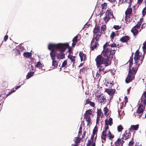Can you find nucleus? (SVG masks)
<instances>
[{
    "instance_id": "14",
    "label": "nucleus",
    "mask_w": 146,
    "mask_h": 146,
    "mask_svg": "<svg viewBox=\"0 0 146 146\" xmlns=\"http://www.w3.org/2000/svg\"><path fill=\"white\" fill-rule=\"evenodd\" d=\"M118 34L115 32H112L110 35V37L111 39V41L110 42L112 43L111 42H113V39L115 37L118 36Z\"/></svg>"
},
{
    "instance_id": "1",
    "label": "nucleus",
    "mask_w": 146,
    "mask_h": 146,
    "mask_svg": "<svg viewBox=\"0 0 146 146\" xmlns=\"http://www.w3.org/2000/svg\"><path fill=\"white\" fill-rule=\"evenodd\" d=\"M143 56H142L141 54H140L139 51L137 50L135 54L134 57L135 61V64L136 65L135 67L129 69V72L127 77L125 79V82L128 83L131 82L134 78L135 74L139 65L141 64L144 59Z\"/></svg>"
},
{
    "instance_id": "58",
    "label": "nucleus",
    "mask_w": 146,
    "mask_h": 146,
    "mask_svg": "<svg viewBox=\"0 0 146 146\" xmlns=\"http://www.w3.org/2000/svg\"><path fill=\"white\" fill-rule=\"evenodd\" d=\"M130 90V89H128L127 90V91L128 93H129Z\"/></svg>"
},
{
    "instance_id": "60",
    "label": "nucleus",
    "mask_w": 146,
    "mask_h": 146,
    "mask_svg": "<svg viewBox=\"0 0 146 146\" xmlns=\"http://www.w3.org/2000/svg\"><path fill=\"white\" fill-rule=\"evenodd\" d=\"M82 130V128L81 127H80V130Z\"/></svg>"
},
{
    "instance_id": "52",
    "label": "nucleus",
    "mask_w": 146,
    "mask_h": 146,
    "mask_svg": "<svg viewBox=\"0 0 146 146\" xmlns=\"http://www.w3.org/2000/svg\"><path fill=\"white\" fill-rule=\"evenodd\" d=\"M135 146H141V144L140 143H136Z\"/></svg>"
},
{
    "instance_id": "48",
    "label": "nucleus",
    "mask_w": 146,
    "mask_h": 146,
    "mask_svg": "<svg viewBox=\"0 0 146 146\" xmlns=\"http://www.w3.org/2000/svg\"><path fill=\"white\" fill-rule=\"evenodd\" d=\"M96 132L97 130L95 128H94L93 130L92 135H94L96 133Z\"/></svg>"
},
{
    "instance_id": "12",
    "label": "nucleus",
    "mask_w": 146,
    "mask_h": 146,
    "mask_svg": "<svg viewBox=\"0 0 146 146\" xmlns=\"http://www.w3.org/2000/svg\"><path fill=\"white\" fill-rule=\"evenodd\" d=\"M124 141L123 139H118L115 142L114 145L117 146H122Z\"/></svg>"
},
{
    "instance_id": "54",
    "label": "nucleus",
    "mask_w": 146,
    "mask_h": 146,
    "mask_svg": "<svg viewBox=\"0 0 146 146\" xmlns=\"http://www.w3.org/2000/svg\"><path fill=\"white\" fill-rule=\"evenodd\" d=\"M76 43H75V42H73V43L72 44V46H75V45L76 44Z\"/></svg>"
},
{
    "instance_id": "56",
    "label": "nucleus",
    "mask_w": 146,
    "mask_h": 146,
    "mask_svg": "<svg viewBox=\"0 0 146 146\" xmlns=\"http://www.w3.org/2000/svg\"><path fill=\"white\" fill-rule=\"evenodd\" d=\"M89 101L88 100H87L86 101V103L85 104H89V102L88 101Z\"/></svg>"
},
{
    "instance_id": "55",
    "label": "nucleus",
    "mask_w": 146,
    "mask_h": 146,
    "mask_svg": "<svg viewBox=\"0 0 146 146\" xmlns=\"http://www.w3.org/2000/svg\"><path fill=\"white\" fill-rule=\"evenodd\" d=\"M86 133V132L85 131H84L83 134L82 135V137H84V136H85Z\"/></svg>"
},
{
    "instance_id": "37",
    "label": "nucleus",
    "mask_w": 146,
    "mask_h": 146,
    "mask_svg": "<svg viewBox=\"0 0 146 146\" xmlns=\"http://www.w3.org/2000/svg\"><path fill=\"white\" fill-rule=\"evenodd\" d=\"M132 61H133V59L131 58H130L129 60V68H130V67H131L132 65Z\"/></svg>"
},
{
    "instance_id": "34",
    "label": "nucleus",
    "mask_w": 146,
    "mask_h": 146,
    "mask_svg": "<svg viewBox=\"0 0 146 146\" xmlns=\"http://www.w3.org/2000/svg\"><path fill=\"white\" fill-rule=\"evenodd\" d=\"M106 27L105 25H102L100 27V31H101V33L102 32V31H104L106 30Z\"/></svg>"
},
{
    "instance_id": "15",
    "label": "nucleus",
    "mask_w": 146,
    "mask_h": 146,
    "mask_svg": "<svg viewBox=\"0 0 146 146\" xmlns=\"http://www.w3.org/2000/svg\"><path fill=\"white\" fill-rule=\"evenodd\" d=\"M130 38L128 36L123 37L120 39V41L122 42H127L128 41Z\"/></svg>"
},
{
    "instance_id": "22",
    "label": "nucleus",
    "mask_w": 146,
    "mask_h": 146,
    "mask_svg": "<svg viewBox=\"0 0 146 146\" xmlns=\"http://www.w3.org/2000/svg\"><path fill=\"white\" fill-rule=\"evenodd\" d=\"M79 56L80 58L81 61H84L85 59V54L82 52H80L79 53Z\"/></svg>"
},
{
    "instance_id": "63",
    "label": "nucleus",
    "mask_w": 146,
    "mask_h": 146,
    "mask_svg": "<svg viewBox=\"0 0 146 146\" xmlns=\"http://www.w3.org/2000/svg\"><path fill=\"white\" fill-rule=\"evenodd\" d=\"M108 1H111L112 0H108ZM112 1H113V0H112Z\"/></svg>"
},
{
    "instance_id": "11",
    "label": "nucleus",
    "mask_w": 146,
    "mask_h": 146,
    "mask_svg": "<svg viewBox=\"0 0 146 146\" xmlns=\"http://www.w3.org/2000/svg\"><path fill=\"white\" fill-rule=\"evenodd\" d=\"M100 35H99V34H95L94 35L91 44L92 45H93L94 42L95 41V42H96L97 41H98L99 39L100 38Z\"/></svg>"
},
{
    "instance_id": "5",
    "label": "nucleus",
    "mask_w": 146,
    "mask_h": 146,
    "mask_svg": "<svg viewBox=\"0 0 146 146\" xmlns=\"http://www.w3.org/2000/svg\"><path fill=\"white\" fill-rule=\"evenodd\" d=\"M97 66L99 68V75L104 74L106 72H104V67L101 65L104 64L105 66L106 67L110 65L111 62L108 59L104 58L100 55L98 56L95 59Z\"/></svg>"
},
{
    "instance_id": "25",
    "label": "nucleus",
    "mask_w": 146,
    "mask_h": 146,
    "mask_svg": "<svg viewBox=\"0 0 146 146\" xmlns=\"http://www.w3.org/2000/svg\"><path fill=\"white\" fill-rule=\"evenodd\" d=\"M143 20V18H141L140 19V21L138 22L137 25L135 26L137 27V29H139L140 28V25L142 22Z\"/></svg>"
},
{
    "instance_id": "4",
    "label": "nucleus",
    "mask_w": 146,
    "mask_h": 146,
    "mask_svg": "<svg viewBox=\"0 0 146 146\" xmlns=\"http://www.w3.org/2000/svg\"><path fill=\"white\" fill-rule=\"evenodd\" d=\"M112 119L110 117L108 120H105V130L102 132L101 138L102 142L104 143L106 140V137H108L109 139H111L114 137V136L112 135L111 132L108 129V125L111 126L113 124Z\"/></svg>"
},
{
    "instance_id": "45",
    "label": "nucleus",
    "mask_w": 146,
    "mask_h": 146,
    "mask_svg": "<svg viewBox=\"0 0 146 146\" xmlns=\"http://www.w3.org/2000/svg\"><path fill=\"white\" fill-rule=\"evenodd\" d=\"M94 135H91V137L90 139V140H88V141H89V140H90V141L91 140V141H92V142H94Z\"/></svg>"
},
{
    "instance_id": "10",
    "label": "nucleus",
    "mask_w": 146,
    "mask_h": 146,
    "mask_svg": "<svg viewBox=\"0 0 146 146\" xmlns=\"http://www.w3.org/2000/svg\"><path fill=\"white\" fill-rule=\"evenodd\" d=\"M97 117L96 120V122H98L100 120V118H102L103 116V113L101 112L100 110H98L97 112Z\"/></svg>"
},
{
    "instance_id": "23",
    "label": "nucleus",
    "mask_w": 146,
    "mask_h": 146,
    "mask_svg": "<svg viewBox=\"0 0 146 146\" xmlns=\"http://www.w3.org/2000/svg\"><path fill=\"white\" fill-rule=\"evenodd\" d=\"M74 141L75 142V144L72 145V146H78V144L80 142V140L79 139L78 137H76L75 138Z\"/></svg>"
},
{
    "instance_id": "64",
    "label": "nucleus",
    "mask_w": 146,
    "mask_h": 146,
    "mask_svg": "<svg viewBox=\"0 0 146 146\" xmlns=\"http://www.w3.org/2000/svg\"><path fill=\"white\" fill-rule=\"evenodd\" d=\"M80 133V130L79 132V133Z\"/></svg>"
},
{
    "instance_id": "24",
    "label": "nucleus",
    "mask_w": 146,
    "mask_h": 146,
    "mask_svg": "<svg viewBox=\"0 0 146 146\" xmlns=\"http://www.w3.org/2000/svg\"><path fill=\"white\" fill-rule=\"evenodd\" d=\"M85 118L86 119V121L88 122L87 126H90V124L92 123V120L91 119L90 117H85Z\"/></svg>"
},
{
    "instance_id": "27",
    "label": "nucleus",
    "mask_w": 146,
    "mask_h": 146,
    "mask_svg": "<svg viewBox=\"0 0 146 146\" xmlns=\"http://www.w3.org/2000/svg\"><path fill=\"white\" fill-rule=\"evenodd\" d=\"M91 145H92V146H95V142H92L91 140H89L87 143V146H91Z\"/></svg>"
},
{
    "instance_id": "33",
    "label": "nucleus",
    "mask_w": 146,
    "mask_h": 146,
    "mask_svg": "<svg viewBox=\"0 0 146 146\" xmlns=\"http://www.w3.org/2000/svg\"><path fill=\"white\" fill-rule=\"evenodd\" d=\"M35 66L37 68H40L42 66V65L40 62H37Z\"/></svg>"
},
{
    "instance_id": "35",
    "label": "nucleus",
    "mask_w": 146,
    "mask_h": 146,
    "mask_svg": "<svg viewBox=\"0 0 146 146\" xmlns=\"http://www.w3.org/2000/svg\"><path fill=\"white\" fill-rule=\"evenodd\" d=\"M78 36H76L72 40L73 42H75V43H77V42H78Z\"/></svg>"
},
{
    "instance_id": "47",
    "label": "nucleus",
    "mask_w": 146,
    "mask_h": 146,
    "mask_svg": "<svg viewBox=\"0 0 146 146\" xmlns=\"http://www.w3.org/2000/svg\"><path fill=\"white\" fill-rule=\"evenodd\" d=\"M143 50L144 48H146V42H145L143 43V46L142 47Z\"/></svg>"
},
{
    "instance_id": "29",
    "label": "nucleus",
    "mask_w": 146,
    "mask_h": 146,
    "mask_svg": "<svg viewBox=\"0 0 146 146\" xmlns=\"http://www.w3.org/2000/svg\"><path fill=\"white\" fill-rule=\"evenodd\" d=\"M123 129V126L121 125H119L117 127V129L118 132H121Z\"/></svg>"
},
{
    "instance_id": "32",
    "label": "nucleus",
    "mask_w": 146,
    "mask_h": 146,
    "mask_svg": "<svg viewBox=\"0 0 146 146\" xmlns=\"http://www.w3.org/2000/svg\"><path fill=\"white\" fill-rule=\"evenodd\" d=\"M98 45V43L97 42H95V44L93 46L91 47V48L92 50H93L95 48H96L97 46Z\"/></svg>"
},
{
    "instance_id": "41",
    "label": "nucleus",
    "mask_w": 146,
    "mask_h": 146,
    "mask_svg": "<svg viewBox=\"0 0 146 146\" xmlns=\"http://www.w3.org/2000/svg\"><path fill=\"white\" fill-rule=\"evenodd\" d=\"M130 134L128 133V134H126L125 136L124 137V138L125 137V139H127L129 138L130 137Z\"/></svg>"
},
{
    "instance_id": "16",
    "label": "nucleus",
    "mask_w": 146,
    "mask_h": 146,
    "mask_svg": "<svg viewBox=\"0 0 146 146\" xmlns=\"http://www.w3.org/2000/svg\"><path fill=\"white\" fill-rule=\"evenodd\" d=\"M137 27L134 26L131 30V32L134 36H136L138 33V31Z\"/></svg>"
},
{
    "instance_id": "51",
    "label": "nucleus",
    "mask_w": 146,
    "mask_h": 146,
    "mask_svg": "<svg viewBox=\"0 0 146 146\" xmlns=\"http://www.w3.org/2000/svg\"><path fill=\"white\" fill-rule=\"evenodd\" d=\"M88 27V25H87V23H86L84 26L83 29H86V28H87Z\"/></svg>"
},
{
    "instance_id": "50",
    "label": "nucleus",
    "mask_w": 146,
    "mask_h": 146,
    "mask_svg": "<svg viewBox=\"0 0 146 146\" xmlns=\"http://www.w3.org/2000/svg\"><path fill=\"white\" fill-rule=\"evenodd\" d=\"M143 0H138L137 3L139 4H141Z\"/></svg>"
},
{
    "instance_id": "17",
    "label": "nucleus",
    "mask_w": 146,
    "mask_h": 146,
    "mask_svg": "<svg viewBox=\"0 0 146 146\" xmlns=\"http://www.w3.org/2000/svg\"><path fill=\"white\" fill-rule=\"evenodd\" d=\"M106 92L110 95L113 94L115 92V90L113 89H107L106 90Z\"/></svg>"
},
{
    "instance_id": "42",
    "label": "nucleus",
    "mask_w": 146,
    "mask_h": 146,
    "mask_svg": "<svg viewBox=\"0 0 146 146\" xmlns=\"http://www.w3.org/2000/svg\"><path fill=\"white\" fill-rule=\"evenodd\" d=\"M113 28L116 30H118L120 29L121 27L119 25H114Z\"/></svg>"
},
{
    "instance_id": "20",
    "label": "nucleus",
    "mask_w": 146,
    "mask_h": 146,
    "mask_svg": "<svg viewBox=\"0 0 146 146\" xmlns=\"http://www.w3.org/2000/svg\"><path fill=\"white\" fill-rule=\"evenodd\" d=\"M141 102H143L146 103V92L142 96L141 99L139 100Z\"/></svg>"
},
{
    "instance_id": "59",
    "label": "nucleus",
    "mask_w": 146,
    "mask_h": 146,
    "mask_svg": "<svg viewBox=\"0 0 146 146\" xmlns=\"http://www.w3.org/2000/svg\"><path fill=\"white\" fill-rule=\"evenodd\" d=\"M71 51V50L70 49H69L68 50V52H70Z\"/></svg>"
},
{
    "instance_id": "9",
    "label": "nucleus",
    "mask_w": 146,
    "mask_h": 146,
    "mask_svg": "<svg viewBox=\"0 0 146 146\" xmlns=\"http://www.w3.org/2000/svg\"><path fill=\"white\" fill-rule=\"evenodd\" d=\"M97 100L102 104H104L105 101V99L104 96L102 94H98L96 96Z\"/></svg>"
},
{
    "instance_id": "49",
    "label": "nucleus",
    "mask_w": 146,
    "mask_h": 146,
    "mask_svg": "<svg viewBox=\"0 0 146 146\" xmlns=\"http://www.w3.org/2000/svg\"><path fill=\"white\" fill-rule=\"evenodd\" d=\"M8 38V36L7 35H6L5 36L4 38V40L5 41H6L7 40V39Z\"/></svg>"
},
{
    "instance_id": "31",
    "label": "nucleus",
    "mask_w": 146,
    "mask_h": 146,
    "mask_svg": "<svg viewBox=\"0 0 146 146\" xmlns=\"http://www.w3.org/2000/svg\"><path fill=\"white\" fill-rule=\"evenodd\" d=\"M34 72H32L29 73L27 75V78L29 79L30 78L34 75Z\"/></svg>"
},
{
    "instance_id": "39",
    "label": "nucleus",
    "mask_w": 146,
    "mask_h": 146,
    "mask_svg": "<svg viewBox=\"0 0 146 146\" xmlns=\"http://www.w3.org/2000/svg\"><path fill=\"white\" fill-rule=\"evenodd\" d=\"M67 64V61L66 60H65L64 61V62L62 63V67H65Z\"/></svg>"
},
{
    "instance_id": "28",
    "label": "nucleus",
    "mask_w": 146,
    "mask_h": 146,
    "mask_svg": "<svg viewBox=\"0 0 146 146\" xmlns=\"http://www.w3.org/2000/svg\"><path fill=\"white\" fill-rule=\"evenodd\" d=\"M68 57L71 60V62H72L73 64L75 62V60L74 58H75V56H73L71 55H69Z\"/></svg>"
},
{
    "instance_id": "40",
    "label": "nucleus",
    "mask_w": 146,
    "mask_h": 146,
    "mask_svg": "<svg viewBox=\"0 0 146 146\" xmlns=\"http://www.w3.org/2000/svg\"><path fill=\"white\" fill-rule=\"evenodd\" d=\"M132 0H127V6L129 7L131 5V2Z\"/></svg>"
},
{
    "instance_id": "7",
    "label": "nucleus",
    "mask_w": 146,
    "mask_h": 146,
    "mask_svg": "<svg viewBox=\"0 0 146 146\" xmlns=\"http://www.w3.org/2000/svg\"><path fill=\"white\" fill-rule=\"evenodd\" d=\"M105 15L103 19L106 23L108 22L110 19L113 18L112 13L111 12L110 10H109L108 9L106 11Z\"/></svg>"
},
{
    "instance_id": "21",
    "label": "nucleus",
    "mask_w": 146,
    "mask_h": 146,
    "mask_svg": "<svg viewBox=\"0 0 146 146\" xmlns=\"http://www.w3.org/2000/svg\"><path fill=\"white\" fill-rule=\"evenodd\" d=\"M139 128L138 125H131L129 129V130H137Z\"/></svg>"
},
{
    "instance_id": "2",
    "label": "nucleus",
    "mask_w": 146,
    "mask_h": 146,
    "mask_svg": "<svg viewBox=\"0 0 146 146\" xmlns=\"http://www.w3.org/2000/svg\"><path fill=\"white\" fill-rule=\"evenodd\" d=\"M68 43H59L58 44H48V48L51 50L55 52L56 56L58 60L62 59L65 57V54L64 52L68 47Z\"/></svg>"
},
{
    "instance_id": "57",
    "label": "nucleus",
    "mask_w": 146,
    "mask_h": 146,
    "mask_svg": "<svg viewBox=\"0 0 146 146\" xmlns=\"http://www.w3.org/2000/svg\"><path fill=\"white\" fill-rule=\"evenodd\" d=\"M145 27V26H144V24H143L141 26V28L143 29L144 27Z\"/></svg>"
},
{
    "instance_id": "30",
    "label": "nucleus",
    "mask_w": 146,
    "mask_h": 146,
    "mask_svg": "<svg viewBox=\"0 0 146 146\" xmlns=\"http://www.w3.org/2000/svg\"><path fill=\"white\" fill-rule=\"evenodd\" d=\"M104 85L107 87H111V83H109L106 81H105V82L104 83Z\"/></svg>"
},
{
    "instance_id": "44",
    "label": "nucleus",
    "mask_w": 146,
    "mask_h": 146,
    "mask_svg": "<svg viewBox=\"0 0 146 146\" xmlns=\"http://www.w3.org/2000/svg\"><path fill=\"white\" fill-rule=\"evenodd\" d=\"M15 92V90H14V88L12 90H11V91H10L9 92L8 94H6V95L7 96H9V95L11 94L12 93H13V92Z\"/></svg>"
},
{
    "instance_id": "43",
    "label": "nucleus",
    "mask_w": 146,
    "mask_h": 146,
    "mask_svg": "<svg viewBox=\"0 0 146 146\" xmlns=\"http://www.w3.org/2000/svg\"><path fill=\"white\" fill-rule=\"evenodd\" d=\"M88 101L89 102V104H90V106H92V107H94V106L95 104L94 103L92 102H91L89 101Z\"/></svg>"
},
{
    "instance_id": "62",
    "label": "nucleus",
    "mask_w": 146,
    "mask_h": 146,
    "mask_svg": "<svg viewBox=\"0 0 146 146\" xmlns=\"http://www.w3.org/2000/svg\"><path fill=\"white\" fill-rule=\"evenodd\" d=\"M145 118H146V113H145Z\"/></svg>"
},
{
    "instance_id": "6",
    "label": "nucleus",
    "mask_w": 146,
    "mask_h": 146,
    "mask_svg": "<svg viewBox=\"0 0 146 146\" xmlns=\"http://www.w3.org/2000/svg\"><path fill=\"white\" fill-rule=\"evenodd\" d=\"M146 103L143 102H141L139 100V107L137 110V113L140 114L139 116L140 117L143 112L145 109V106Z\"/></svg>"
},
{
    "instance_id": "13",
    "label": "nucleus",
    "mask_w": 146,
    "mask_h": 146,
    "mask_svg": "<svg viewBox=\"0 0 146 146\" xmlns=\"http://www.w3.org/2000/svg\"><path fill=\"white\" fill-rule=\"evenodd\" d=\"M132 9L131 8H128L125 12L126 16L125 17V19L126 21H128V19H127V16L130 15L132 13Z\"/></svg>"
},
{
    "instance_id": "18",
    "label": "nucleus",
    "mask_w": 146,
    "mask_h": 146,
    "mask_svg": "<svg viewBox=\"0 0 146 146\" xmlns=\"http://www.w3.org/2000/svg\"><path fill=\"white\" fill-rule=\"evenodd\" d=\"M93 32L94 33H101V31H100V26L96 25L93 30Z\"/></svg>"
},
{
    "instance_id": "3",
    "label": "nucleus",
    "mask_w": 146,
    "mask_h": 146,
    "mask_svg": "<svg viewBox=\"0 0 146 146\" xmlns=\"http://www.w3.org/2000/svg\"><path fill=\"white\" fill-rule=\"evenodd\" d=\"M116 48V44L113 42L111 43L109 42L108 44H106L103 46L104 50L102 53V54L106 59L109 60L110 58H113V56L115 52V48Z\"/></svg>"
},
{
    "instance_id": "8",
    "label": "nucleus",
    "mask_w": 146,
    "mask_h": 146,
    "mask_svg": "<svg viewBox=\"0 0 146 146\" xmlns=\"http://www.w3.org/2000/svg\"><path fill=\"white\" fill-rule=\"evenodd\" d=\"M50 55L51 59L52 60V66H54L57 67L58 65V62L54 60L55 57L56 56L55 52L52 50V51L50 52Z\"/></svg>"
},
{
    "instance_id": "38",
    "label": "nucleus",
    "mask_w": 146,
    "mask_h": 146,
    "mask_svg": "<svg viewBox=\"0 0 146 146\" xmlns=\"http://www.w3.org/2000/svg\"><path fill=\"white\" fill-rule=\"evenodd\" d=\"M104 112L105 115H106L108 113V109L107 108V107H105L104 109Z\"/></svg>"
},
{
    "instance_id": "53",
    "label": "nucleus",
    "mask_w": 146,
    "mask_h": 146,
    "mask_svg": "<svg viewBox=\"0 0 146 146\" xmlns=\"http://www.w3.org/2000/svg\"><path fill=\"white\" fill-rule=\"evenodd\" d=\"M21 86H17V87L15 88V89H14V90H15V91L16 90H17L18 89V88H20V87H21Z\"/></svg>"
},
{
    "instance_id": "26",
    "label": "nucleus",
    "mask_w": 146,
    "mask_h": 146,
    "mask_svg": "<svg viewBox=\"0 0 146 146\" xmlns=\"http://www.w3.org/2000/svg\"><path fill=\"white\" fill-rule=\"evenodd\" d=\"M23 55L25 57L29 58L31 56V53L30 52H25L24 53Z\"/></svg>"
},
{
    "instance_id": "46",
    "label": "nucleus",
    "mask_w": 146,
    "mask_h": 146,
    "mask_svg": "<svg viewBox=\"0 0 146 146\" xmlns=\"http://www.w3.org/2000/svg\"><path fill=\"white\" fill-rule=\"evenodd\" d=\"M120 1H122L121 3H125V4H127V0H120Z\"/></svg>"
},
{
    "instance_id": "19",
    "label": "nucleus",
    "mask_w": 146,
    "mask_h": 146,
    "mask_svg": "<svg viewBox=\"0 0 146 146\" xmlns=\"http://www.w3.org/2000/svg\"><path fill=\"white\" fill-rule=\"evenodd\" d=\"M92 113V111L91 110H87L86 112L84 114V117H90Z\"/></svg>"
},
{
    "instance_id": "36",
    "label": "nucleus",
    "mask_w": 146,
    "mask_h": 146,
    "mask_svg": "<svg viewBox=\"0 0 146 146\" xmlns=\"http://www.w3.org/2000/svg\"><path fill=\"white\" fill-rule=\"evenodd\" d=\"M142 13L143 16H144L146 14V7H145L143 9Z\"/></svg>"
},
{
    "instance_id": "61",
    "label": "nucleus",
    "mask_w": 146,
    "mask_h": 146,
    "mask_svg": "<svg viewBox=\"0 0 146 146\" xmlns=\"http://www.w3.org/2000/svg\"><path fill=\"white\" fill-rule=\"evenodd\" d=\"M102 15V14H101V13H100V16H101Z\"/></svg>"
}]
</instances>
